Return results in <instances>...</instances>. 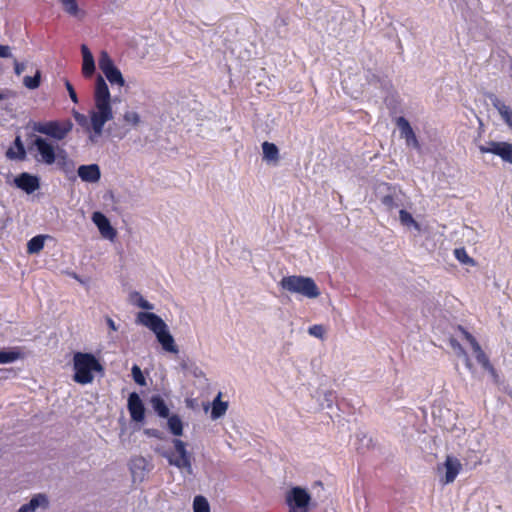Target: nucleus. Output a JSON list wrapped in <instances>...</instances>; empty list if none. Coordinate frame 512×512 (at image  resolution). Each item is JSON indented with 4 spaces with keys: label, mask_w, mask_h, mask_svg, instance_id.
Here are the masks:
<instances>
[{
    "label": "nucleus",
    "mask_w": 512,
    "mask_h": 512,
    "mask_svg": "<svg viewBox=\"0 0 512 512\" xmlns=\"http://www.w3.org/2000/svg\"><path fill=\"white\" fill-rule=\"evenodd\" d=\"M94 103L96 111L91 112V125L94 133L100 135L105 123L113 118L110 91L101 75L96 78Z\"/></svg>",
    "instance_id": "nucleus-1"
},
{
    "label": "nucleus",
    "mask_w": 512,
    "mask_h": 512,
    "mask_svg": "<svg viewBox=\"0 0 512 512\" xmlns=\"http://www.w3.org/2000/svg\"><path fill=\"white\" fill-rule=\"evenodd\" d=\"M137 322L153 331L165 351L178 353V347L175 344L174 338L170 334L167 324L160 316L152 312H139L137 314Z\"/></svg>",
    "instance_id": "nucleus-2"
},
{
    "label": "nucleus",
    "mask_w": 512,
    "mask_h": 512,
    "mask_svg": "<svg viewBox=\"0 0 512 512\" xmlns=\"http://www.w3.org/2000/svg\"><path fill=\"white\" fill-rule=\"evenodd\" d=\"M73 380L85 385L94 380V372H103V366L91 353L76 352L73 356Z\"/></svg>",
    "instance_id": "nucleus-3"
},
{
    "label": "nucleus",
    "mask_w": 512,
    "mask_h": 512,
    "mask_svg": "<svg viewBox=\"0 0 512 512\" xmlns=\"http://www.w3.org/2000/svg\"><path fill=\"white\" fill-rule=\"evenodd\" d=\"M279 286L282 290L302 295L309 299L317 298L320 295V290L311 277L301 275L284 276Z\"/></svg>",
    "instance_id": "nucleus-4"
},
{
    "label": "nucleus",
    "mask_w": 512,
    "mask_h": 512,
    "mask_svg": "<svg viewBox=\"0 0 512 512\" xmlns=\"http://www.w3.org/2000/svg\"><path fill=\"white\" fill-rule=\"evenodd\" d=\"M172 443L174 451H161L160 449H155V451L166 458L170 465L191 474L193 472L192 456L186 449V443L177 438L173 439Z\"/></svg>",
    "instance_id": "nucleus-5"
},
{
    "label": "nucleus",
    "mask_w": 512,
    "mask_h": 512,
    "mask_svg": "<svg viewBox=\"0 0 512 512\" xmlns=\"http://www.w3.org/2000/svg\"><path fill=\"white\" fill-rule=\"evenodd\" d=\"M35 132L46 135L61 141L72 131L73 123L71 120H51L45 122H35L32 126Z\"/></svg>",
    "instance_id": "nucleus-6"
},
{
    "label": "nucleus",
    "mask_w": 512,
    "mask_h": 512,
    "mask_svg": "<svg viewBox=\"0 0 512 512\" xmlns=\"http://www.w3.org/2000/svg\"><path fill=\"white\" fill-rule=\"evenodd\" d=\"M457 329H458V331L461 332L464 339L467 340L469 342V344L471 345V348L473 350V353L475 355L477 362L482 366V368L484 370L488 371L492 376L496 377L497 373H496L494 366L491 364L489 357L483 351V349L481 348L480 344L477 342L475 337L461 325H458Z\"/></svg>",
    "instance_id": "nucleus-7"
},
{
    "label": "nucleus",
    "mask_w": 512,
    "mask_h": 512,
    "mask_svg": "<svg viewBox=\"0 0 512 512\" xmlns=\"http://www.w3.org/2000/svg\"><path fill=\"white\" fill-rule=\"evenodd\" d=\"M310 494L301 487H293L286 495L289 512H309Z\"/></svg>",
    "instance_id": "nucleus-8"
},
{
    "label": "nucleus",
    "mask_w": 512,
    "mask_h": 512,
    "mask_svg": "<svg viewBox=\"0 0 512 512\" xmlns=\"http://www.w3.org/2000/svg\"><path fill=\"white\" fill-rule=\"evenodd\" d=\"M98 63L100 70L112 85L116 84L120 87L125 85V80L121 71L115 66L113 60L106 51L101 52Z\"/></svg>",
    "instance_id": "nucleus-9"
},
{
    "label": "nucleus",
    "mask_w": 512,
    "mask_h": 512,
    "mask_svg": "<svg viewBox=\"0 0 512 512\" xmlns=\"http://www.w3.org/2000/svg\"><path fill=\"white\" fill-rule=\"evenodd\" d=\"M32 146L36 148L40 156L37 158L38 162H42L46 165H52L56 162L57 154L55 147L47 139L37 136L34 139Z\"/></svg>",
    "instance_id": "nucleus-10"
},
{
    "label": "nucleus",
    "mask_w": 512,
    "mask_h": 512,
    "mask_svg": "<svg viewBox=\"0 0 512 512\" xmlns=\"http://www.w3.org/2000/svg\"><path fill=\"white\" fill-rule=\"evenodd\" d=\"M127 408L133 421L142 422L144 420L145 407L140 396L136 392L130 393Z\"/></svg>",
    "instance_id": "nucleus-11"
},
{
    "label": "nucleus",
    "mask_w": 512,
    "mask_h": 512,
    "mask_svg": "<svg viewBox=\"0 0 512 512\" xmlns=\"http://www.w3.org/2000/svg\"><path fill=\"white\" fill-rule=\"evenodd\" d=\"M92 220L99 229V232L104 238L114 240L117 235L116 230L110 224L108 218L101 212H94Z\"/></svg>",
    "instance_id": "nucleus-12"
},
{
    "label": "nucleus",
    "mask_w": 512,
    "mask_h": 512,
    "mask_svg": "<svg viewBox=\"0 0 512 512\" xmlns=\"http://www.w3.org/2000/svg\"><path fill=\"white\" fill-rule=\"evenodd\" d=\"M14 181L18 188L28 194L33 193L40 187L39 178L27 172L21 173Z\"/></svg>",
    "instance_id": "nucleus-13"
},
{
    "label": "nucleus",
    "mask_w": 512,
    "mask_h": 512,
    "mask_svg": "<svg viewBox=\"0 0 512 512\" xmlns=\"http://www.w3.org/2000/svg\"><path fill=\"white\" fill-rule=\"evenodd\" d=\"M77 173L82 181L88 183L98 182L101 177L100 168L97 164L81 165Z\"/></svg>",
    "instance_id": "nucleus-14"
},
{
    "label": "nucleus",
    "mask_w": 512,
    "mask_h": 512,
    "mask_svg": "<svg viewBox=\"0 0 512 512\" xmlns=\"http://www.w3.org/2000/svg\"><path fill=\"white\" fill-rule=\"evenodd\" d=\"M81 52L83 57L82 74L85 78H90L93 76L95 72L94 57L89 48L85 44L81 46Z\"/></svg>",
    "instance_id": "nucleus-15"
},
{
    "label": "nucleus",
    "mask_w": 512,
    "mask_h": 512,
    "mask_svg": "<svg viewBox=\"0 0 512 512\" xmlns=\"http://www.w3.org/2000/svg\"><path fill=\"white\" fill-rule=\"evenodd\" d=\"M444 465L446 468L444 483H452L456 479L457 475L460 473L462 465L457 458H453L450 456L446 458Z\"/></svg>",
    "instance_id": "nucleus-16"
},
{
    "label": "nucleus",
    "mask_w": 512,
    "mask_h": 512,
    "mask_svg": "<svg viewBox=\"0 0 512 512\" xmlns=\"http://www.w3.org/2000/svg\"><path fill=\"white\" fill-rule=\"evenodd\" d=\"M396 124L400 129L401 136L405 138L407 144L413 143L415 146H418L417 137L409 123V121L404 117H398L396 120Z\"/></svg>",
    "instance_id": "nucleus-17"
},
{
    "label": "nucleus",
    "mask_w": 512,
    "mask_h": 512,
    "mask_svg": "<svg viewBox=\"0 0 512 512\" xmlns=\"http://www.w3.org/2000/svg\"><path fill=\"white\" fill-rule=\"evenodd\" d=\"M63 11L69 16L83 20L86 16V11L79 7L77 0H59Z\"/></svg>",
    "instance_id": "nucleus-18"
},
{
    "label": "nucleus",
    "mask_w": 512,
    "mask_h": 512,
    "mask_svg": "<svg viewBox=\"0 0 512 512\" xmlns=\"http://www.w3.org/2000/svg\"><path fill=\"white\" fill-rule=\"evenodd\" d=\"M494 108L499 112L504 123L512 130V109L503 101L495 98L492 101Z\"/></svg>",
    "instance_id": "nucleus-19"
},
{
    "label": "nucleus",
    "mask_w": 512,
    "mask_h": 512,
    "mask_svg": "<svg viewBox=\"0 0 512 512\" xmlns=\"http://www.w3.org/2000/svg\"><path fill=\"white\" fill-rule=\"evenodd\" d=\"M14 146H15L16 150H14L13 147H10L6 151V157L8 159H11V160H14V159L25 160V158H26V150H25V147L23 145V142H22L20 136H16V138L14 140Z\"/></svg>",
    "instance_id": "nucleus-20"
},
{
    "label": "nucleus",
    "mask_w": 512,
    "mask_h": 512,
    "mask_svg": "<svg viewBox=\"0 0 512 512\" xmlns=\"http://www.w3.org/2000/svg\"><path fill=\"white\" fill-rule=\"evenodd\" d=\"M48 505L47 497L43 494L34 496L28 503L22 505L18 512H34L36 508Z\"/></svg>",
    "instance_id": "nucleus-21"
},
{
    "label": "nucleus",
    "mask_w": 512,
    "mask_h": 512,
    "mask_svg": "<svg viewBox=\"0 0 512 512\" xmlns=\"http://www.w3.org/2000/svg\"><path fill=\"white\" fill-rule=\"evenodd\" d=\"M151 405L154 411L162 418H167L169 416V408L166 405L163 398L159 395H154L150 399Z\"/></svg>",
    "instance_id": "nucleus-22"
},
{
    "label": "nucleus",
    "mask_w": 512,
    "mask_h": 512,
    "mask_svg": "<svg viewBox=\"0 0 512 512\" xmlns=\"http://www.w3.org/2000/svg\"><path fill=\"white\" fill-rule=\"evenodd\" d=\"M263 157L267 161L277 162L279 160V149L274 143H262Z\"/></svg>",
    "instance_id": "nucleus-23"
},
{
    "label": "nucleus",
    "mask_w": 512,
    "mask_h": 512,
    "mask_svg": "<svg viewBox=\"0 0 512 512\" xmlns=\"http://www.w3.org/2000/svg\"><path fill=\"white\" fill-rule=\"evenodd\" d=\"M228 408V403L221 401V393L214 399L212 404L211 417L213 419H218L223 416Z\"/></svg>",
    "instance_id": "nucleus-24"
},
{
    "label": "nucleus",
    "mask_w": 512,
    "mask_h": 512,
    "mask_svg": "<svg viewBox=\"0 0 512 512\" xmlns=\"http://www.w3.org/2000/svg\"><path fill=\"white\" fill-rule=\"evenodd\" d=\"M45 238L46 236L44 235H37L31 238L27 243V252L29 254L39 253L44 247Z\"/></svg>",
    "instance_id": "nucleus-25"
},
{
    "label": "nucleus",
    "mask_w": 512,
    "mask_h": 512,
    "mask_svg": "<svg viewBox=\"0 0 512 512\" xmlns=\"http://www.w3.org/2000/svg\"><path fill=\"white\" fill-rule=\"evenodd\" d=\"M168 428L174 436L183 434V423L178 415H172L168 418Z\"/></svg>",
    "instance_id": "nucleus-26"
},
{
    "label": "nucleus",
    "mask_w": 512,
    "mask_h": 512,
    "mask_svg": "<svg viewBox=\"0 0 512 512\" xmlns=\"http://www.w3.org/2000/svg\"><path fill=\"white\" fill-rule=\"evenodd\" d=\"M57 165L61 170L64 172H69L74 168V163L72 160H70L64 150H60L57 154Z\"/></svg>",
    "instance_id": "nucleus-27"
},
{
    "label": "nucleus",
    "mask_w": 512,
    "mask_h": 512,
    "mask_svg": "<svg viewBox=\"0 0 512 512\" xmlns=\"http://www.w3.org/2000/svg\"><path fill=\"white\" fill-rule=\"evenodd\" d=\"M22 357L21 352L18 350H0V364L12 363Z\"/></svg>",
    "instance_id": "nucleus-28"
},
{
    "label": "nucleus",
    "mask_w": 512,
    "mask_h": 512,
    "mask_svg": "<svg viewBox=\"0 0 512 512\" xmlns=\"http://www.w3.org/2000/svg\"><path fill=\"white\" fill-rule=\"evenodd\" d=\"M498 156L509 164H512V143L502 142L501 149L498 150Z\"/></svg>",
    "instance_id": "nucleus-29"
},
{
    "label": "nucleus",
    "mask_w": 512,
    "mask_h": 512,
    "mask_svg": "<svg viewBox=\"0 0 512 512\" xmlns=\"http://www.w3.org/2000/svg\"><path fill=\"white\" fill-rule=\"evenodd\" d=\"M41 82V72L37 70L34 76H25L23 79V84L26 88L34 90L40 86Z\"/></svg>",
    "instance_id": "nucleus-30"
},
{
    "label": "nucleus",
    "mask_w": 512,
    "mask_h": 512,
    "mask_svg": "<svg viewBox=\"0 0 512 512\" xmlns=\"http://www.w3.org/2000/svg\"><path fill=\"white\" fill-rule=\"evenodd\" d=\"M194 512H210V506L204 496L198 495L193 501Z\"/></svg>",
    "instance_id": "nucleus-31"
},
{
    "label": "nucleus",
    "mask_w": 512,
    "mask_h": 512,
    "mask_svg": "<svg viewBox=\"0 0 512 512\" xmlns=\"http://www.w3.org/2000/svg\"><path fill=\"white\" fill-rule=\"evenodd\" d=\"M503 141H490L487 145H480L479 150L481 153H492L498 156V150L501 149Z\"/></svg>",
    "instance_id": "nucleus-32"
},
{
    "label": "nucleus",
    "mask_w": 512,
    "mask_h": 512,
    "mask_svg": "<svg viewBox=\"0 0 512 512\" xmlns=\"http://www.w3.org/2000/svg\"><path fill=\"white\" fill-rule=\"evenodd\" d=\"M399 218L403 225L410 226L414 225L418 227V223L414 220L413 216L406 210L401 209L399 211Z\"/></svg>",
    "instance_id": "nucleus-33"
},
{
    "label": "nucleus",
    "mask_w": 512,
    "mask_h": 512,
    "mask_svg": "<svg viewBox=\"0 0 512 512\" xmlns=\"http://www.w3.org/2000/svg\"><path fill=\"white\" fill-rule=\"evenodd\" d=\"M131 371H132V376H133L134 381L140 386H145L146 379H145L140 367L135 364V365H133Z\"/></svg>",
    "instance_id": "nucleus-34"
},
{
    "label": "nucleus",
    "mask_w": 512,
    "mask_h": 512,
    "mask_svg": "<svg viewBox=\"0 0 512 512\" xmlns=\"http://www.w3.org/2000/svg\"><path fill=\"white\" fill-rule=\"evenodd\" d=\"M450 345L452 346L453 349L458 350L459 354H462L466 357V366H467V368L471 369L472 364L467 356L466 351L462 347V345L456 339H453V338L450 339Z\"/></svg>",
    "instance_id": "nucleus-35"
},
{
    "label": "nucleus",
    "mask_w": 512,
    "mask_h": 512,
    "mask_svg": "<svg viewBox=\"0 0 512 512\" xmlns=\"http://www.w3.org/2000/svg\"><path fill=\"white\" fill-rule=\"evenodd\" d=\"M124 120H125V122H127L133 126H137L140 123V116L137 112L127 111L124 114Z\"/></svg>",
    "instance_id": "nucleus-36"
},
{
    "label": "nucleus",
    "mask_w": 512,
    "mask_h": 512,
    "mask_svg": "<svg viewBox=\"0 0 512 512\" xmlns=\"http://www.w3.org/2000/svg\"><path fill=\"white\" fill-rule=\"evenodd\" d=\"M308 332H309L310 335H312L314 337L323 339L324 333H325V329L323 328L322 325L316 324V325H313V326L309 327Z\"/></svg>",
    "instance_id": "nucleus-37"
},
{
    "label": "nucleus",
    "mask_w": 512,
    "mask_h": 512,
    "mask_svg": "<svg viewBox=\"0 0 512 512\" xmlns=\"http://www.w3.org/2000/svg\"><path fill=\"white\" fill-rule=\"evenodd\" d=\"M455 256L462 263L473 262V260L467 255L464 248L455 249Z\"/></svg>",
    "instance_id": "nucleus-38"
},
{
    "label": "nucleus",
    "mask_w": 512,
    "mask_h": 512,
    "mask_svg": "<svg viewBox=\"0 0 512 512\" xmlns=\"http://www.w3.org/2000/svg\"><path fill=\"white\" fill-rule=\"evenodd\" d=\"M381 201L382 204L386 206L389 210H392L394 207L397 206L395 199L392 195H385Z\"/></svg>",
    "instance_id": "nucleus-39"
},
{
    "label": "nucleus",
    "mask_w": 512,
    "mask_h": 512,
    "mask_svg": "<svg viewBox=\"0 0 512 512\" xmlns=\"http://www.w3.org/2000/svg\"><path fill=\"white\" fill-rule=\"evenodd\" d=\"M65 86H66V89H67V91L69 93V96H70L71 100L74 103H78L77 94L75 92V89H74L73 85L68 80H66L65 81Z\"/></svg>",
    "instance_id": "nucleus-40"
},
{
    "label": "nucleus",
    "mask_w": 512,
    "mask_h": 512,
    "mask_svg": "<svg viewBox=\"0 0 512 512\" xmlns=\"http://www.w3.org/2000/svg\"><path fill=\"white\" fill-rule=\"evenodd\" d=\"M26 65L22 62H18L17 60H14V72L16 75H21L23 71L25 70Z\"/></svg>",
    "instance_id": "nucleus-41"
},
{
    "label": "nucleus",
    "mask_w": 512,
    "mask_h": 512,
    "mask_svg": "<svg viewBox=\"0 0 512 512\" xmlns=\"http://www.w3.org/2000/svg\"><path fill=\"white\" fill-rule=\"evenodd\" d=\"M10 56V47L7 45H0V58H8Z\"/></svg>",
    "instance_id": "nucleus-42"
},
{
    "label": "nucleus",
    "mask_w": 512,
    "mask_h": 512,
    "mask_svg": "<svg viewBox=\"0 0 512 512\" xmlns=\"http://www.w3.org/2000/svg\"><path fill=\"white\" fill-rule=\"evenodd\" d=\"M138 306L143 309H147V310L153 309V306L148 301L143 299L142 297L139 298Z\"/></svg>",
    "instance_id": "nucleus-43"
},
{
    "label": "nucleus",
    "mask_w": 512,
    "mask_h": 512,
    "mask_svg": "<svg viewBox=\"0 0 512 512\" xmlns=\"http://www.w3.org/2000/svg\"><path fill=\"white\" fill-rule=\"evenodd\" d=\"M146 434L149 435V436L158 438V439H162L163 438L162 437V432H160L157 429H148V430H146Z\"/></svg>",
    "instance_id": "nucleus-44"
},
{
    "label": "nucleus",
    "mask_w": 512,
    "mask_h": 512,
    "mask_svg": "<svg viewBox=\"0 0 512 512\" xmlns=\"http://www.w3.org/2000/svg\"><path fill=\"white\" fill-rule=\"evenodd\" d=\"M107 325L111 330H113V331L117 330V326L115 325V322L109 317L107 318Z\"/></svg>",
    "instance_id": "nucleus-45"
},
{
    "label": "nucleus",
    "mask_w": 512,
    "mask_h": 512,
    "mask_svg": "<svg viewBox=\"0 0 512 512\" xmlns=\"http://www.w3.org/2000/svg\"><path fill=\"white\" fill-rule=\"evenodd\" d=\"M5 98H6V95H5V94H3V93H0V100H3V99H5Z\"/></svg>",
    "instance_id": "nucleus-46"
},
{
    "label": "nucleus",
    "mask_w": 512,
    "mask_h": 512,
    "mask_svg": "<svg viewBox=\"0 0 512 512\" xmlns=\"http://www.w3.org/2000/svg\"><path fill=\"white\" fill-rule=\"evenodd\" d=\"M0 372H2V370H0Z\"/></svg>",
    "instance_id": "nucleus-47"
}]
</instances>
